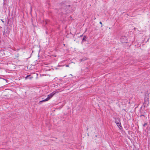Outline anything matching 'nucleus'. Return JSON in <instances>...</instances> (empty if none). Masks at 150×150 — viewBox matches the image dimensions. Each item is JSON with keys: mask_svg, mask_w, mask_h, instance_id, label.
<instances>
[{"mask_svg": "<svg viewBox=\"0 0 150 150\" xmlns=\"http://www.w3.org/2000/svg\"><path fill=\"white\" fill-rule=\"evenodd\" d=\"M86 36H84L82 39V41L83 42H84L85 41H86Z\"/></svg>", "mask_w": 150, "mask_h": 150, "instance_id": "nucleus-8", "label": "nucleus"}, {"mask_svg": "<svg viewBox=\"0 0 150 150\" xmlns=\"http://www.w3.org/2000/svg\"><path fill=\"white\" fill-rule=\"evenodd\" d=\"M66 67H69V65H66Z\"/></svg>", "mask_w": 150, "mask_h": 150, "instance_id": "nucleus-14", "label": "nucleus"}, {"mask_svg": "<svg viewBox=\"0 0 150 150\" xmlns=\"http://www.w3.org/2000/svg\"><path fill=\"white\" fill-rule=\"evenodd\" d=\"M116 124L117 125L119 129L120 130H122L123 129V128L121 126L120 122H117V123H116Z\"/></svg>", "mask_w": 150, "mask_h": 150, "instance_id": "nucleus-5", "label": "nucleus"}, {"mask_svg": "<svg viewBox=\"0 0 150 150\" xmlns=\"http://www.w3.org/2000/svg\"><path fill=\"white\" fill-rule=\"evenodd\" d=\"M70 6V5H66L65 6H64V8H62L60 9V10L61 11V14L62 15L66 14V13L64 12L67 11L68 9V8Z\"/></svg>", "mask_w": 150, "mask_h": 150, "instance_id": "nucleus-1", "label": "nucleus"}, {"mask_svg": "<svg viewBox=\"0 0 150 150\" xmlns=\"http://www.w3.org/2000/svg\"><path fill=\"white\" fill-rule=\"evenodd\" d=\"M82 36H83V35H80V37H82Z\"/></svg>", "mask_w": 150, "mask_h": 150, "instance_id": "nucleus-15", "label": "nucleus"}, {"mask_svg": "<svg viewBox=\"0 0 150 150\" xmlns=\"http://www.w3.org/2000/svg\"><path fill=\"white\" fill-rule=\"evenodd\" d=\"M115 120V122L116 123H117V122H120V120L119 118H114Z\"/></svg>", "mask_w": 150, "mask_h": 150, "instance_id": "nucleus-7", "label": "nucleus"}, {"mask_svg": "<svg viewBox=\"0 0 150 150\" xmlns=\"http://www.w3.org/2000/svg\"><path fill=\"white\" fill-rule=\"evenodd\" d=\"M142 116H143L144 117L145 116V115L144 114H142V113L141 112V115L140 116V117H141Z\"/></svg>", "mask_w": 150, "mask_h": 150, "instance_id": "nucleus-10", "label": "nucleus"}, {"mask_svg": "<svg viewBox=\"0 0 150 150\" xmlns=\"http://www.w3.org/2000/svg\"><path fill=\"white\" fill-rule=\"evenodd\" d=\"M30 76V75H27L26 77H25V79H27V78H28V77H29V76Z\"/></svg>", "mask_w": 150, "mask_h": 150, "instance_id": "nucleus-11", "label": "nucleus"}, {"mask_svg": "<svg viewBox=\"0 0 150 150\" xmlns=\"http://www.w3.org/2000/svg\"><path fill=\"white\" fill-rule=\"evenodd\" d=\"M48 100V98H47L45 99L42 100L41 101H40L38 103V104L39 105H40L43 102H44L46 101H47Z\"/></svg>", "mask_w": 150, "mask_h": 150, "instance_id": "nucleus-6", "label": "nucleus"}, {"mask_svg": "<svg viewBox=\"0 0 150 150\" xmlns=\"http://www.w3.org/2000/svg\"><path fill=\"white\" fill-rule=\"evenodd\" d=\"M59 92V91H55L50 93V94L48 95L47 98H48V100L50 99L56 93Z\"/></svg>", "mask_w": 150, "mask_h": 150, "instance_id": "nucleus-2", "label": "nucleus"}, {"mask_svg": "<svg viewBox=\"0 0 150 150\" xmlns=\"http://www.w3.org/2000/svg\"><path fill=\"white\" fill-rule=\"evenodd\" d=\"M100 23V24H101V25H102V22H101V21H100V23Z\"/></svg>", "mask_w": 150, "mask_h": 150, "instance_id": "nucleus-13", "label": "nucleus"}, {"mask_svg": "<svg viewBox=\"0 0 150 150\" xmlns=\"http://www.w3.org/2000/svg\"><path fill=\"white\" fill-rule=\"evenodd\" d=\"M147 125V123H145L143 125V127H145V126Z\"/></svg>", "mask_w": 150, "mask_h": 150, "instance_id": "nucleus-9", "label": "nucleus"}, {"mask_svg": "<svg viewBox=\"0 0 150 150\" xmlns=\"http://www.w3.org/2000/svg\"><path fill=\"white\" fill-rule=\"evenodd\" d=\"M57 79L58 78H55L54 79H55V80H57Z\"/></svg>", "mask_w": 150, "mask_h": 150, "instance_id": "nucleus-12", "label": "nucleus"}, {"mask_svg": "<svg viewBox=\"0 0 150 150\" xmlns=\"http://www.w3.org/2000/svg\"><path fill=\"white\" fill-rule=\"evenodd\" d=\"M1 21L3 23L4 22V21L2 20H1Z\"/></svg>", "mask_w": 150, "mask_h": 150, "instance_id": "nucleus-16", "label": "nucleus"}, {"mask_svg": "<svg viewBox=\"0 0 150 150\" xmlns=\"http://www.w3.org/2000/svg\"><path fill=\"white\" fill-rule=\"evenodd\" d=\"M149 96L147 95L145 96V97L144 99V101L145 103H146L147 104H149Z\"/></svg>", "mask_w": 150, "mask_h": 150, "instance_id": "nucleus-3", "label": "nucleus"}, {"mask_svg": "<svg viewBox=\"0 0 150 150\" xmlns=\"http://www.w3.org/2000/svg\"><path fill=\"white\" fill-rule=\"evenodd\" d=\"M127 38L126 36H122L120 38V41L122 42H126L125 41L127 40Z\"/></svg>", "mask_w": 150, "mask_h": 150, "instance_id": "nucleus-4", "label": "nucleus"}]
</instances>
